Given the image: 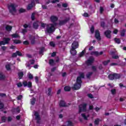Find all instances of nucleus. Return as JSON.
I'll return each mask as SVG.
<instances>
[{
	"instance_id": "nucleus-40",
	"label": "nucleus",
	"mask_w": 126,
	"mask_h": 126,
	"mask_svg": "<svg viewBox=\"0 0 126 126\" xmlns=\"http://www.w3.org/2000/svg\"><path fill=\"white\" fill-rule=\"evenodd\" d=\"M1 121L3 122V123H5V121H6V117L5 116H2L1 118Z\"/></svg>"
},
{
	"instance_id": "nucleus-50",
	"label": "nucleus",
	"mask_w": 126,
	"mask_h": 126,
	"mask_svg": "<svg viewBox=\"0 0 126 126\" xmlns=\"http://www.w3.org/2000/svg\"><path fill=\"white\" fill-rule=\"evenodd\" d=\"M51 92H52V88H48V96H50Z\"/></svg>"
},
{
	"instance_id": "nucleus-61",
	"label": "nucleus",
	"mask_w": 126,
	"mask_h": 126,
	"mask_svg": "<svg viewBox=\"0 0 126 126\" xmlns=\"http://www.w3.org/2000/svg\"><path fill=\"white\" fill-rule=\"evenodd\" d=\"M4 107V105H3V103L0 102V109H1Z\"/></svg>"
},
{
	"instance_id": "nucleus-47",
	"label": "nucleus",
	"mask_w": 126,
	"mask_h": 126,
	"mask_svg": "<svg viewBox=\"0 0 126 126\" xmlns=\"http://www.w3.org/2000/svg\"><path fill=\"white\" fill-rule=\"evenodd\" d=\"M35 82L36 84L39 83V77H38V76L35 77Z\"/></svg>"
},
{
	"instance_id": "nucleus-12",
	"label": "nucleus",
	"mask_w": 126,
	"mask_h": 126,
	"mask_svg": "<svg viewBox=\"0 0 126 126\" xmlns=\"http://www.w3.org/2000/svg\"><path fill=\"white\" fill-rule=\"evenodd\" d=\"M23 85L24 87H26L27 86H28L29 88H31L32 87V82L30 81L28 82H27V81H23Z\"/></svg>"
},
{
	"instance_id": "nucleus-27",
	"label": "nucleus",
	"mask_w": 126,
	"mask_h": 126,
	"mask_svg": "<svg viewBox=\"0 0 126 126\" xmlns=\"http://www.w3.org/2000/svg\"><path fill=\"white\" fill-rule=\"evenodd\" d=\"M28 77L29 78V79H30V80H32V79H33V78H34V76H33V75H32V74L29 73L28 75Z\"/></svg>"
},
{
	"instance_id": "nucleus-2",
	"label": "nucleus",
	"mask_w": 126,
	"mask_h": 126,
	"mask_svg": "<svg viewBox=\"0 0 126 126\" xmlns=\"http://www.w3.org/2000/svg\"><path fill=\"white\" fill-rule=\"evenodd\" d=\"M7 7L10 13H11L12 15H14V13L16 12V5L15 3H10L7 4Z\"/></svg>"
},
{
	"instance_id": "nucleus-37",
	"label": "nucleus",
	"mask_w": 126,
	"mask_h": 126,
	"mask_svg": "<svg viewBox=\"0 0 126 126\" xmlns=\"http://www.w3.org/2000/svg\"><path fill=\"white\" fill-rule=\"evenodd\" d=\"M55 63V61H54L53 59H50L49 63L50 64V65H53L54 63Z\"/></svg>"
},
{
	"instance_id": "nucleus-6",
	"label": "nucleus",
	"mask_w": 126,
	"mask_h": 126,
	"mask_svg": "<svg viewBox=\"0 0 126 126\" xmlns=\"http://www.w3.org/2000/svg\"><path fill=\"white\" fill-rule=\"evenodd\" d=\"M70 105V103H65V101L64 100H62L60 101L59 103V106L60 107H63V108H65L66 107H68Z\"/></svg>"
},
{
	"instance_id": "nucleus-64",
	"label": "nucleus",
	"mask_w": 126,
	"mask_h": 126,
	"mask_svg": "<svg viewBox=\"0 0 126 126\" xmlns=\"http://www.w3.org/2000/svg\"><path fill=\"white\" fill-rule=\"evenodd\" d=\"M22 99V95H20L17 96V100H21Z\"/></svg>"
},
{
	"instance_id": "nucleus-4",
	"label": "nucleus",
	"mask_w": 126,
	"mask_h": 126,
	"mask_svg": "<svg viewBox=\"0 0 126 126\" xmlns=\"http://www.w3.org/2000/svg\"><path fill=\"white\" fill-rule=\"evenodd\" d=\"M87 103H83L79 106V114L82 112H86L87 110Z\"/></svg>"
},
{
	"instance_id": "nucleus-59",
	"label": "nucleus",
	"mask_w": 126,
	"mask_h": 126,
	"mask_svg": "<svg viewBox=\"0 0 126 126\" xmlns=\"http://www.w3.org/2000/svg\"><path fill=\"white\" fill-rule=\"evenodd\" d=\"M2 45H6L5 42H4V40L0 41V46H2Z\"/></svg>"
},
{
	"instance_id": "nucleus-58",
	"label": "nucleus",
	"mask_w": 126,
	"mask_h": 126,
	"mask_svg": "<svg viewBox=\"0 0 126 126\" xmlns=\"http://www.w3.org/2000/svg\"><path fill=\"white\" fill-rule=\"evenodd\" d=\"M94 125L98 126L99 125V119H96L94 121Z\"/></svg>"
},
{
	"instance_id": "nucleus-7",
	"label": "nucleus",
	"mask_w": 126,
	"mask_h": 126,
	"mask_svg": "<svg viewBox=\"0 0 126 126\" xmlns=\"http://www.w3.org/2000/svg\"><path fill=\"white\" fill-rule=\"evenodd\" d=\"M95 59L92 57H90L87 61H86V63L88 65H92V63H94Z\"/></svg>"
},
{
	"instance_id": "nucleus-5",
	"label": "nucleus",
	"mask_w": 126,
	"mask_h": 126,
	"mask_svg": "<svg viewBox=\"0 0 126 126\" xmlns=\"http://www.w3.org/2000/svg\"><path fill=\"white\" fill-rule=\"evenodd\" d=\"M112 31L110 30H106L104 32V35L107 39H111L112 38Z\"/></svg>"
},
{
	"instance_id": "nucleus-25",
	"label": "nucleus",
	"mask_w": 126,
	"mask_h": 126,
	"mask_svg": "<svg viewBox=\"0 0 126 126\" xmlns=\"http://www.w3.org/2000/svg\"><path fill=\"white\" fill-rule=\"evenodd\" d=\"M114 40L115 41L116 44H121V39L120 38H118L117 37L114 38Z\"/></svg>"
},
{
	"instance_id": "nucleus-15",
	"label": "nucleus",
	"mask_w": 126,
	"mask_h": 126,
	"mask_svg": "<svg viewBox=\"0 0 126 126\" xmlns=\"http://www.w3.org/2000/svg\"><path fill=\"white\" fill-rule=\"evenodd\" d=\"M34 1H32L31 3H30L28 4V6H27V9L28 10H30V9H32L33 8V6H34Z\"/></svg>"
},
{
	"instance_id": "nucleus-48",
	"label": "nucleus",
	"mask_w": 126,
	"mask_h": 126,
	"mask_svg": "<svg viewBox=\"0 0 126 126\" xmlns=\"http://www.w3.org/2000/svg\"><path fill=\"white\" fill-rule=\"evenodd\" d=\"M111 94H112V95H115V94H116V89H112L111 91Z\"/></svg>"
},
{
	"instance_id": "nucleus-51",
	"label": "nucleus",
	"mask_w": 126,
	"mask_h": 126,
	"mask_svg": "<svg viewBox=\"0 0 126 126\" xmlns=\"http://www.w3.org/2000/svg\"><path fill=\"white\" fill-rule=\"evenodd\" d=\"M99 11H100V14H102V13H103V11H104V8H103V7L102 6H100Z\"/></svg>"
},
{
	"instance_id": "nucleus-45",
	"label": "nucleus",
	"mask_w": 126,
	"mask_h": 126,
	"mask_svg": "<svg viewBox=\"0 0 126 126\" xmlns=\"http://www.w3.org/2000/svg\"><path fill=\"white\" fill-rule=\"evenodd\" d=\"M44 50H45V47H41V48L40 49V50L39 51V54L40 55L43 54V53H44Z\"/></svg>"
},
{
	"instance_id": "nucleus-26",
	"label": "nucleus",
	"mask_w": 126,
	"mask_h": 126,
	"mask_svg": "<svg viewBox=\"0 0 126 126\" xmlns=\"http://www.w3.org/2000/svg\"><path fill=\"white\" fill-rule=\"evenodd\" d=\"M0 79L1 80H4L5 79V76L1 72L0 73Z\"/></svg>"
},
{
	"instance_id": "nucleus-35",
	"label": "nucleus",
	"mask_w": 126,
	"mask_h": 126,
	"mask_svg": "<svg viewBox=\"0 0 126 126\" xmlns=\"http://www.w3.org/2000/svg\"><path fill=\"white\" fill-rule=\"evenodd\" d=\"M49 44L51 46V47H53V48H55V47H56V44H55V42L53 41H50Z\"/></svg>"
},
{
	"instance_id": "nucleus-34",
	"label": "nucleus",
	"mask_w": 126,
	"mask_h": 126,
	"mask_svg": "<svg viewBox=\"0 0 126 126\" xmlns=\"http://www.w3.org/2000/svg\"><path fill=\"white\" fill-rule=\"evenodd\" d=\"M35 102H36V98L33 97L31 101V103L32 105H35Z\"/></svg>"
},
{
	"instance_id": "nucleus-11",
	"label": "nucleus",
	"mask_w": 126,
	"mask_h": 126,
	"mask_svg": "<svg viewBox=\"0 0 126 126\" xmlns=\"http://www.w3.org/2000/svg\"><path fill=\"white\" fill-rule=\"evenodd\" d=\"M79 46V44H78V42L74 41L71 45V49H72V50H75L77 49Z\"/></svg>"
},
{
	"instance_id": "nucleus-31",
	"label": "nucleus",
	"mask_w": 126,
	"mask_h": 126,
	"mask_svg": "<svg viewBox=\"0 0 126 126\" xmlns=\"http://www.w3.org/2000/svg\"><path fill=\"white\" fill-rule=\"evenodd\" d=\"M126 35V30H123L121 32V36L122 37H124Z\"/></svg>"
},
{
	"instance_id": "nucleus-18",
	"label": "nucleus",
	"mask_w": 126,
	"mask_h": 126,
	"mask_svg": "<svg viewBox=\"0 0 126 126\" xmlns=\"http://www.w3.org/2000/svg\"><path fill=\"white\" fill-rule=\"evenodd\" d=\"M33 27L34 29H38L39 28V23L38 22H34L33 24Z\"/></svg>"
},
{
	"instance_id": "nucleus-32",
	"label": "nucleus",
	"mask_w": 126,
	"mask_h": 126,
	"mask_svg": "<svg viewBox=\"0 0 126 126\" xmlns=\"http://www.w3.org/2000/svg\"><path fill=\"white\" fill-rule=\"evenodd\" d=\"M26 11V10L25 9L21 8L19 10V13H23L25 12Z\"/></svg>"
},
{
	"instance_id": "nucleus-24",
	"label": "nucleus",
	"mask_w": 126,
	"mask_h": 126,
	"mask_svg": "<svg viewBox=\"0 0 126 126\" xmlns=\"http://www.w3.org/2000/svg\"><path fill=\"white\" fill-rule=\"evenodd\" d=\"M71 55L72 56H76V54H77V52L76 51L75 49L73 50L72 48H71L70 50Z\"/></svg>"
},
{
	"instance_id": "nucleus-17",
	"label": "nucleus",
	"mask_w": 126,
	"mask_h": 126,
	"mask_svg": "<svg viewBox=\"0 0 126 126\" xmlns=\"http://www.w3.org/2000/svg\"><path fill=\"white\" fill-rule=\"evenodd\" d=\"M35 39H36V37H35V36H30V40L31 41L32 45H34L35 44Z\"/></svg>"
},
{
	"instance_id": "nucleus-10",
	"label": "nucleus",
	"mask_w": 126,
	"mask_h": 126,
	"mask_svg": "<svg viewBox=\"0 0 126 126\" xmlns=\"http://www.w3.org/2000/svg\"><path fill=\"white\" fill-rule=\"evenodd\" d=\"M94 37L97 41H101V35H100V32H99V30H95Z\"/></svg>"
},
{
	"instance_id": "nucleus-23",
	"label": "nucleus",
	"mask_w": 126,
	"mask_h": 126,
	"mask_svg": "<svg viewBox=\"0 0 126 126\" xmlns=\"http://www.w3.org/2000/svg\"><path fill=\"white\" fill-rule=\"evenodd\" d=\"M18 75L19 76V79H22L24 75V73L23 71H21L18 73Z\"/></svg>"
},
{
	"instance_id": "nucleus-52",
	"label": "nucleus",
	"mask_w": 126,
	"mask_h": 126,
	"mask_svg": "<svg viewBox=\"0 0 126 126\" xmlns=\"http://www.w3.org/2000/svg\"><path fill=\"white\" fill-rule=\"evenodd\" d=\"M12 121V117L11 116H9L7 118V122L9 123L10 122H11Z\"/></svg>"
},
{
	"instance_id": "nucleus-29",
	"label": "nucleus",
	"mask_w": 126,
	"mask_h": 126,
	"mask_svg": "<svg viewBox=\"0 0 126 126\" xmlns=\"http://www.w3.org/2000/svg\"><path fill=\"white\" fill-rule=\"evenodd\" d=\"M110 62H111V61L110 60H107V61H103L102 62V63L103 64V65H107L108 63H110Z\"/></svg>"
},
{
	"instance_id": "nucleus-19",
	"label": "nucleus",
	"mask_w": 126,
	"mask_h": 126,
	"mask_svg": "<svg viewBox=\"0 0 126 126\" xmlns=\"http://www.w3.org/2000/svg\"><path fill=\"white\" fill-rule=\"evenodd\" d=\"M12 113L13 114H16V113L19 114L20 113V109H19V108H14L12 110Z\"/></svg>"
},
{
	"instance_id": "nucleus-33",
	"label": "nucleus",
	"mask_w": 126,
	"mask_h": 126,
	"mask_svg": "<svg viewBox=\"0 0 126 126\" xmlns=\"http://www.w3.org/2000/svg\"><path fill=\"white\" fill-rule=\"evenodd\" d=\"M85 54V50H83L79 55V56L80 58H81V57H83L84 56V54Z\"/></svg>"
},
{
	"instance_id": "nucleus-38",
	"label": "nucleus",
	"mask_w": 126,
	"mask_h": 126,
	"mask_svg": "<svg viewBox=\"0 0 126 126\" xmlns=\"http://www.w3.org/2000/svg\"><path fill=\"white\" fill-rule=\"evenodd\" d=\"M90 31L91 32L92 34H94V32L95 31V28H94V27L93 26H92Z\"/></svg>"
},
{
	"instance_id": "nucleus-53",
	"label": "nucleus",
	"mask_w": 126,
	"mask_h": 126,
	"mask_svg": "<svg viewBox=\"0 0 126 126\" xmlns=\"http://www.w3.org/2000/svg\"><path fill=\"white\" fill-rule=\"evenodd\" d=\"M17 86L19 87V88L22 87V83L20 82H19L18 84H17Z\"/></svg>"
},
{
	"instance_id": "nucleus-55",
	"label": "nucleus",
	"mask_w": 126,
	"mask_h": 126,
	"mask_svg": "<svg viewBox=\"0 0 126 126\" xmlns=\"http://www.w3.org/2000/svg\"><path fill=\"white\" fill-rule=\"evenodd\" d=\"M88 97H89V98H91V99H93L94 98L93 94H88Z\"/></svg>"
},
{
	"instance_id": "nucleus-41",
	"label": "nucleus",
	"mask_w": 126,
	"mask_h": 126,
	"mask_svg": "<svg viewBox=\"0 0 126 126\" xmlns=\"http://www.w3.org/2000/svg\"><path fill=\"white\" fill-rule=\"evenodd\" d=\"M11 36L12 38H18V37H19V35H18L17 33H14L12 34Z\"/></svg>"
},
{
	"instance_id": "nucleus-44",
	"label": "nucleus",
	"mask_w": 126,
	"mask_h": 126,
	"mask_svg": "<svg viewBox=\"0 0 126 126\" xmlns=\"http://www.w3.org/2000/svg\"><path fill=\"white\" fill-rule=\"evenodd\" d=\"M16 53H17V56H18L19 57H22V53L20 52L19 51H16Z\"/></svg>"
},
{
	"instance_id": "nucleus-60",
	"label": "nucleus",
	"mask_w": 126,
	"mask_h": 126,
	"mask_svg": "<svg viewBox=\"0 0 126 126\" xmlns=\"http://www.w3.org/2000/svg\"><path fill=\"white\" fill-rule=\"evenodd\" d=\"M112 59H114V60H117V59H119V56H118V55L113 56Z\"/></svg>"
},
{
	"instance_id": "nucleus-3",
	"label": "nucleus",
	"mask_w": 126,
	"mask_h": 126,
	"mask_svg": "<svg viewBox=\"0 0 126 126\" xmlns=\"http://www.w3.org/2000/svg\"><path fill=\"white\" fill-rule=\"evenodd\" d=\"M122 75L119 73H114L112 74H110L108 75V78L110 80H117V79H120Z\"/></svg>"
},
{
	"instance_id": "nucleus-14",
	"label": "nucleus",
	"mask_w": 126,
	"mask_h": 126,
	"mask_svg": "<svg viewBox=\"0 0 126 126\" xmlns=\"http://www.w3.org/2000/svg\"><path fill=\"white\" fill-rule=\"evenodd\" d=\"M50 20L51 22H57V21L59 20V18L56 16L52 15L50 17Z\"/></svg>"
},
{
	"instance_id": "nucleus-56",
	"label": "nucleus",
	"mask_w": 126,
	"mask_h": 126,
	"mask_svg": "<svg viewBox=\"0 0 126 126\" xmlns=\"http://www.w3.org/2000/svg\"><path fill=\"white\" fill-rule=\"evenodd\" d=\"M92 69L94 71H97V68H96V66H93L92 67Z\"/></svg>"
},
{
	"instance_id": "nucleus-49",
	"label": "nucleus",
	"mask_w": 126,
	"mask_h": 126,
	"mask_svg": "<svg viewBox=\"0 0 126 126\" xmlns=\"http://www.w3.org/2000/svg\"><path fill=\"white\" fill-rule=\"evenodd\" d=\"M100 26L101 27H102V28H105V22H101Z\"/></svg>"
},
{
	"instance_id": "nucleus-46",
	"label": "nucleus",
	"mask_w": 126,
	"mask_h": 126,
	"mask_svg": "<svg viewBox=\"0 0 126 126\" xmlns=\"http://www.w3.org/2000/svg\"><path fill=\"white\" fill-rule=\"evenodd\" d=\"M5 67H6V69H7V70H10V69H11V68H10V65L9 64H7L5 65Z\"/></svg>"
},
{
	"instance_id": "nucleus-13",
	"label": "nucleus",
	"mask_w": 126,
	"mask_h": 126,
	"mask_svg": "<svg viewBox=\"0 0 126 126\" xmlns=\"http://www.w3.org/2000/svg\"><path fill=\"white\" fill-rule=\"evenodd\" d=\"M69 20H70V18H67L65 19H64V20L60 21L59 25H60V26H62V25H64V24H65V23H66V22H68V21H69Z\"/></svg>"
},
{
	"instance_id": "nucleus-20",
	"label": "nucleus",
	"mask_w": 126,
	"mask_h": 126,
	"mask_svg": "<svg viewBox=\"0 0 126 126\" xmlns=\"http://www.w3.org/2000/svg\"><path fill=\"white\" fill-rule=\"evenodd\" d=\"M91 56H95V57H98L99 52L98 51H93L91 53Z\"/></svg>"
},
{
	"instance_id": "nucleus-62",
	"label": "nucleus",
	"mask_w": 126,
	"mask_h": 126,
	"mask_svg": "<svg viewBox=\"0 0 126 126\" xmlns=\"http://www.w3.org/2000/svg\"><path fill=\"white\" fill-rule=\"evenodd\" d=\"M23 27L25 28V29L28 28V27H29V28H30V27H29V25H27V24H24V25H23Z\"/></svg>"
},
{
	"instance_id": "nucleus-63",
	"label": "nucleus",
	"mask_w": 126,
	"mask_h": 126,
	"mask_svg": "<svg viewBox=\"0 0 126 126\" xmlns=\"http://www.w3.org/2000/svg\"><path fill=\"white\" fill-rule=\"evenodd\" d=\"M23 44H24V45H29V42H28V41H27V40H26L23 42Z\"/></svg>"
},
{
	"instance_id": "nucleus-54",
	"label": "nucleus",
	"mask_w": 126,
	"mask_h": 126,
	"mask_svg": "<svg viewBox=\"0 0 126 126\" xmlns=\"http://www.w3.org/2000/svg\"><path fill=\"white\" fill-rule=\"evenodd\" d=\"M32 1H33L34 3V5H35V3H40V1L39 0H32Z\"/></svg>"
},
{
	"instance_id": "nucleus-9",
	"label": "nucleus",
	"mask_w": 126,
	"mask_h": 126,
	"mask_svg": "<svg viewBox=\"0 0 126 126\" xmlns=\"http://www.w3.org/2000/svg\"><path fill=\"white\" fill-rule=\"evenodd\" d=\"M34 116L35 117V120H36L37 124H40V121H41V117L39 115V113L37 111L34 112Z\"/></svg>"
},
{
	"instance_id": "nucleus-1",
	"label": "nucleus",
	"mask_w": 126,
	"mask_h": 126,
	"mask_svg": "<svg viewBox=\"0 0 126 126\" xmlns=\"http://www.w3.org/2000/svg\"><path fill=\"white\" fill-rule=\"evenodd\" d=\"M84 73H81L80 76L77 77L76 83L74 84L72 87L73 90H79L80 88H81V83H82L81 78H84Z\"/></svg>"
},
{
	"instance_id": "nucleus-57",
	"label": "nucleus",
	"mask_w": 126,
	"mask_h": 126,
	"mask_svg": "<svg viewBox=\"0 0 126 126\" xmlns=\"http://www.w3.org/2000/svg\"><path fill=\"white\" fill-rule=\"evenodd\" d=\"M12 58H16V57H17V53L16 52L13 53L12 54Z\"/></svg>"
},
{
	"instance_id": "nucleus-43",
	"label": "nucleus",
	"mask_w": 126,
	"mask_h": 126,
	"mask_svg": "<svg viewBox=\"0 0 126 126\" xmlns=\"http://www.w3.org/2000/svg\"><path fill=\"white\" fill-rule=\"evenodd\" d=\"M67 123H68V124L67 126H73V123H72V122L70 121H68Z\"/></svg>"
},
{
	"instance_id": "nucleus-36",
	"label": "nucleus",
	"mask_w": 126,
	"mask_h": 126,
	"mask_svg": "<svg viewBox=\"0 0 126 126\" xmlns=\"http://www.w3.org/2000/svg\"><path fill=\"white\" fill-rule=\"evenodd\" d=\"M13 42L14 44H21V40H14Z\"/></svg>"
},
{
	"instance_id": "nucleus-8",
	"label": "nucleus",
	"mask_w": 126,
	"mask_h": 126,
	"mask_svg": "<svg viewBox=\"0 0 126 126\" xmlns=\"http://www.w3.org/2000/svg\"><path fill=\"white\" fill-rule=\"evenodd\" d=\"M53 27L54 26H53V25L52 26H51V27H49V25H47V27L46 28L47 33H49V34L53 33L55 30V29Z\"/></svg>"
},
{
	"instance_id": "nucleus-21",
	"label": "nucleus",
	"mask_w": 126,
	"mask_h": 126,
	"mask_svg": "<svg viewBox=\"0 0 126 126\" xmlns=\"http://www.w3.org/2000/svg\"><path fill=\"white\" fill-rule=\"evenodd\" d=\"M3 40L4 42H5V44L6 45L9 44V42L10 41V38H9L4 37V38H3Z\"/></svg>"
},
{
	"instance_id": "nucleus-42",
	"label": "nucleus",
	"mask_w": 126,
	"mask_h": 126,
	"mask_svg": "<svg viewBox=\"0 0 126 126\" xmlns=\"http://www.w3.org/2000/svg\"><path fill=\"white\" fill-rule=\"evenodd\" d=\"M52 23L53 24H50L51 26H53V28L55 29V27H56V26H57L58 25V23H57L56 22H52Z\"/></svg>"
},
{
	"instance_id": "nucleus-30",
	"label": "nucleus",
	"mask_w": 126,
	"mask_h": 126,
	"mask_svg": "<svg viewBox=\"0 0 126 126\" xmlns=\"http://www.w3.org/2000/svg\"><path fill=\"white\" fill-rule=\"evenodd\" d=\"M64 91H65L66 92H69V91H70V87L68 86H65L64 88Z\"/></svg>"
},
{
	"instance_id": "nucleus-22",
	"label": "nucleus",
	"mask_w": 126,
	"mask_h": 126,
	"mask_svg": "<svg viewBox=\"0 0 126 126\" xmlns=\"http://www.w3.org/2000/svg\"><path fill=\"white\" fill-rule=\"evenodd\" d=\"M81 116L82 118H83L84 120L85 121H87L88 120V118H89V115L86 116L85 113H82L81 114Z\"/></svg>"
},
{
	"instance_id": "nucleus-28",
	"label": "nucleus",
	"mask_w": 126,
	"mask_h": 126,
	"mask_svg": "<svg viewBox=\"0 0 126 126\" xmlns=\"http://www.w3.org/2000/svg\"><path fill=\"white\" fill-rule=\"evenodd\" d=\"M92 74H93V72H89L88 74H87L86 76L87 78H88L89 79H90V77L92 76Z\"/></svg>"
},
{
	"instance_id": "nucleus-39",
	"label": "nucleus",
	"mask_w": 126,
	"mask_h": 126,
	"mask_svg": "<svg viewBox=\"0 0 126 126\" xmlns=\"http://www.w3.org/2000/svg\"><path fill=\"white\" fill-rule=\"evenodd\" d=\"M35 13L33 12L32 14L31 15V18H32V21H34V20H35Z\"/></svg>"
},
{
	"instance_id": "nucleus-16",
	"label": "nucleus",
	"mask_w": 126,
	"mask_h": 126,
	"mask_svg": "<svg viewBox=\"0 0 126 126\" xmlns=\"http://www.w3.org/2000/svg\"><path fill=\"white\" fill-rule=\"evenodd\" d=\"M5 29L6 31H7L8 32H10V31L12 30V26L7 25L6 26Z\"/></svg>"
}]
</instances>
